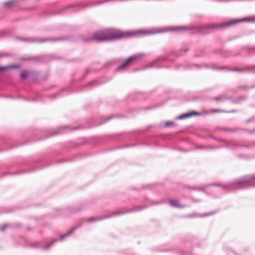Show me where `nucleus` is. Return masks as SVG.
Returning a JSON list of instances; mask_svg holds the SVG:
<instances>
[{"instance_id":"obj_1","label":"nucleus","mask_w":255,"mask_h":255,"mask_svg":"<svg viewBox=\"0 0 255 255\" xmlns=\"http://www.w3.org/2000/svg\"><path fill=\"white\" fill-rule=\"evenodd\" d=\"M153 33V32L144 31L143 30H134L126 32H123L120 30H107L94 33L93 39L99 41H104L118 39L121 37L152 34Z\"/></svg>"},{"instance_id":"obj_2","label":"nucleus","mask_w":255,"mask_h":255,"mask_svg":"<svg viewBox=\"0 0 255 255\" xmlns=\"http://www.w3.org/2000/svg\"><path fill=\"white\" fill-rule=\"evenodd\" d=\"M235 183L241 186H244V183L249 185H255V176L245 177L243 179L236 181Z\"/></svg>"},{"instance_id":"obj_3","label":"nucleus","mask_w":255,"mask_h":255,"mask_svg":"<svg viewBox=\"0 0 255 255\" xmlns=\"http://www.w3.org/2000/svg\"><path fill=\"white\" fill-rule=\"evenodd\" d=\"M241 22H255V16L252 17H246L242 19H233L226 24V25H232Z\"/></svg>"},{"instance_id":"obj_4","label":"nucleus","mask_w":255,"mask_h":255,"mask_svg":"<svg viewBox=\"0 0 255 255\" xmlns=\"http://www.w3.org/2000/svg\"><path fill=\"white\" fill-rule=\"evenodd\" d=\"M141 56V55L137 54L135 55L132 56L128 58L126 61L121 65L119 67V69H121L122 68L127 66L129 64V63L132 61L137 59L138 58Z\"/></svg>"},{"instance_id":"obj_5","label":"nucleus","mask_w":255,"mask_h":255,"mask_svg":"<svg viewBox=\"0 0 255 255\" xmlns=\"http://www.w3.org/2000/svg\"><path fill=\"white\" fill-rule=\"evenodd\" d=\"M200 114L197 113V112H191V113H186V114H183L182 115H180L177 117L176 118V119L177 120H183V119H187V118H190L193 116H196V115H199Z\"/></svg>"},{"instance_id":"obj_6","label":"nucleus","mask_w":255,"mask_h":255,"mask_svg":"<svg viewBox=\"0 0 255 255\" xmlns=\"http://www.w3.org/2000/svg\"><path fill=\"white\" fill-rule=\"evenodd\" d=\"M169 202H170V205L174 207H182V206H181L179 204V202L177 200H169Z\"/></svg>"},{"instance_id":"obj_7","label":"nucleus","mask_w":255,"mask_h":255,"mask_svg":"<svg viewBox=\"0 0 255 255\" xmlns=\"http://www.w3.org/2000/svg\"><path fill=\"white\" fill-rule=\"evenodd\" d=\"M18 67H19V65H11L2 66V67H0V71L7 70V69H8L10 68H18Z\"/></svg>"},{"instance_id":"obj_8","label":"nucleus","mask_w":255,"mask_h":255,"mask_svg":"<svg viewBox=\"0 0 255 255\" xmlns=\"http://www.w3.org/2000/svg\"><path fill=\"white\" fill-rule=\"evenodd\" d=\"M73 232V230H72L71 231H69V232L67 233L66 234L62 235L61 236L60 240H62L66 237L68 236L69 235L71 234Z\"/></svg>"},{"instance_id":"obj_9","label":"nucleus","mask_w":255,"mask_h":255,"mask_svg":"<svg viewBox=\"0 0 255 255\" xmlns=\"http://www.w3.org/2000/svg\"><path fill=\"white\" fill-rule=\"evenodd\" d=\"M175 125V124L171 121H168L165 123V127H170V126H173Z\"/></svg>"},{"instance_id":"obj_10","label":"nucleus","mask_w":255,"mask_h":255,"mask_svg":"<svg viewBox=\"0 0 255 255\" xmlns=\"http://www.w3.org/2000/svg\"><path fill=\"white\" fill-rule=\"evenodd\" d=\"M57 240H58L57 239L53 240L52 242H51V243H49V244L48 246L44 247V249H45V250H47V249H49V248L51 246H52V245H53V244L55 242L57 241Z\"/></svg>"},{"instance_id":"obj_11","label":"nucleus","mask_w":255,"mask_h":255,"mask_svg":"<svg viewBox=\"0 0 255 255\" xmlns=\"http://www.w3.org/2000/svg\"><path fill=\"white\" fill-rule=\"evenodd\" d=\"M27 74V73L26 71H23L21 73L20 75L22 78H25L26 77Z\"/></svg>"},{"instance_id":"obj_12","label":"nucleus","mask_w":255,"mask_h":255,"mask_svg":"<svg viewBox=\"0 0 255 255\" xmlns=\"http://www.w3.org/2000/svg\"><path fill=\"white\" fill-rule=\"evenodd\" d=\"M12 4L11 1L6 2L4 3V5L6 6H10Z\"/></svg>"},{"instance_id":"obj_13","label":"nucleus","mask_w":255,"mask_h":255,"mask_svg":"<svg viewBox=\"0 0 255 255\" xmlns=\"http://www.w3.org/2000/svg\"><path fill=\"white\" fill-rule=\"evenodd\" d=\"M6 227V225H4L3 226L0 227V231H3L5 228Z\"/></svg>"},{"instance_id":"obj_14","label":"nucleus","mask_w":255,"mask_h":255,"mask_svg":"<svg viewBox=\"0 0 255 255\" xmlns=\"http://www.w3.org/2000/svg\"><path fill=\"white\" fill-rule=\"evenodd\" d=\"M99 220V219L97 218V219H95V218H91L90 221H96V220Z\"/></svg>"},{"instance_id":"obj_15","label":"nucleus","mask_w":255,"mask_h":255,"mask_svg":"<svg viewBox=\"0 0 255 255\" xmlns=\"http://www.w3.org/2000/svg\"><path fill=\"white\" fill-rule=\"evenodd\" d=\"M46 40H47V39H44V40H41V41H42V42H43V41H46Z\"/></svg>"}]
</instances>
